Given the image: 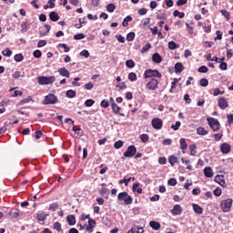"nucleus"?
<instances>
[{
    "mask_svg": "<svg viewBox=\"0 0 233 233\" xmlns=\"http://www.w3.org/2000/svg\"><path fill=\"white\" fill-rule=\"evenodd\" d=\"M37 81L39 85H53L56 83V76H38Z\"/></svg>",
    "mask_w": 233,
    "mask_h": 233,
    "instance_id": "1",
    "label": "nucleus"
},
{
    "mask_svg": "<svg viewBox=\"0 0 233 233\" xmlns=\"http://www.w3.org/2000/svg\"><path fill=\"white\" fill-rule=\"evenodd\" d=\"M208 125L210 127L211 129H213L214 132H218L219 128H221V125L219 124V121L214 117H208L207 118Z\"/></svg>",
    "mask_w": 233,
    "mask_h": 233,
    "instance_id": "2",
    "label": "nucleus"
},
{
    "mask_svg": "<svg viewBox=\"0 0 233 233\" xmlns=\"http://www.w3.org/2000/svg\"><path fill=\"white\" fill-rule=\"evenodd\" d=\"M117 198L120 201H124L126 205H132V202L134 201V199L130 196H128V193L127 192L119 193Z\"/></svg>",
    "mask_w": 233,
    "mask_h": 233,
    "instance_id": "3",
    "label": "nucleus"
},
{
    "mask_svg": "<svg viewBox=\"0 0 233 233\" xmlns=\"http://www.w3.org/2000/svg\"><path fill=\"white\" fill-rule=\"evenodd\" d=\"M232 199L231 198H227L225 200H222L220 203V208L224 212H230V208H232Z\"/></svg>",
    "mask_w": 233,
    "mask_h": 233,
    "instance_id": "4",
    "label": "nucleus"
},
{
    "mask_svg": "<svg viewBox=\"0 0 233 233\" xmlns=\"http://www.w3.org/2000/svg\"><path fill=\"white\" fill-rule=\"evenodd\" d=\"M162 75L156 69H147L144 73L145 79H148V77H158L160 78Z\"/></svg>",
    "mask_w": 233,
    "mask_h": 233,
    "instance_id": "5",
    "label": "nucleus"
},
{
    "mask_svg": "<svg viewBox=\"0 0 233 233\" xmlns=\"http://www.w3.org/2000/svg\"><path fill=\"white\" fill-rule=\"evenodd\" d=\"M57 103V96L54 94H49L46 96L43 105H56Z\"/></svg>",
    "mask_w": 233,
    "mask_h": 233,
    "instance_id": "6",
    "label": "nucleus"
},
{
    "mask_svg": "<svg viewBox=\"0 0 233 233\" xmlns=\"http://www.w3.org/2000/svg\"><path fill=\"white\" fill-rule=\"evenodd\" d=\"M136 152H137L136 146H129L127 147V151L124 153V157H133V156H136Z\"/></svg>",
    "mask_w": 233,
    "mask_h": 233,
    "instance_id": "7",
    "label": "nucleus"
},
{
    "mask_svg": "<svg viewBox=\"0 0 233 233\" xmlns=\"http://www.w3.org/2000/svg\"><path fill=\"white\" fill-rule=\"evenodd\" d=\"M159 85V81L157 79L153 78L147 84V88L148 90H157V86Z\"/></svg>",
    "mask_w": 233,
    "mask_h": 233,
    "instance_id": "8",
    "label": "nucleus"
},
{
    "mask_svg": "<svg viewBox=\"0 0 233 233\" xmlns=\"http://www.w3.org/2000/svg\"><path fill=\"white\" fill-rule=\"evenodd\" d=\"M151 123L153 128L156 130H161V128H163V120L160 118H154Z\"/></svg>",
    "mask_w": 233,
    "mask_h": 233,
    "instance_id": "9",
    "label": "nucleus"
},
{
    "mask_svg": "<svg viewBox=\"0 0 233 233\" xmlns=\"http://www.w3.org/2000/svg\"><path fill=\"white\" fill-rule=\"evenodd\" d=\"M171 214L172 216H181L183 214V208L179 204L175 205L171 209Z\"/></svg>",
    "mask_w": 233,
    "mask_h": 233,
    "instance_id": "10",
    "label": "nucleus"
},
{
    "mask_svg": "<svg viewBox=\"0 0 233 233\" xmlns=\"http://www.w3.org/2000/svg\"><path fill=\"white\" fill-rule=\"evenodd\" d=\"M218 106L221 108V110H226V108H228V101L225 97H220L218 99Z\"/></svg>",
    "mask_w": 233,
    "mask_h": 233,
    "instance_id": "11",
    "label": "nucleus"
},
{
    "mask_svg": "<svg viewBox=\"0 0 233 233\" xmlns=\"http://www.w3.org/2000/svg\"><path fill=\"white\" fill-rule=\"evenodd\" d=\"M215 181L216 183H218V185H220V187H227V183L225 182V177L222 175H218L215 177Z\"/></svg>",
    "mask_w": 233,
    "mask_h": 233,
    "instance_id": "12",
    "label": "nucleus"
},
{
    "mask_svg": "<svg viewBox=\"0 0 233 233\" xmlns=\"http://www.w3.org/2000/svg\"><path fill=\"white\" fill-rule=\"evenodd\" d=\"M111 107H112L114 114H118V116H121V117H125V114L120 113L121 107H119V106H117V104H113V106H111Z\"/></svg>",
    "mask_w": 233,
    "mask_h": 233,
    "instance_id": "13",
    "label": "nucleus"
},
{
    "mask_svg": "<svg viewBox=\"0 0 233 233\" xmlns=\"http://www.w3.org/2000/svg\"><path fill=\"white\" fill-rule=\"evenodd\" d=\"M204 175L206 177H212L214 176V170H212V167H207L204 168Z\"/></svg>",
    "mask_w": 233,
    "mask_h": 233,
    "instance_id": "14",
    "label": "nucleus"
},
{
    "mask_svg": "<svg viewBox=\"0 0 233 233\" xmlns=\"http://www.w3.org/2000/svg\"><path fill=\"white\" fill-rule=\"evenodd\" d=\"M220 150L222 154H228V152H230V145L227 143L222 144L220 147Z\"/></svg>",
    "mask_w": 233,
    "mask_h": 233,
    "instance_id": "15",
    "label": "nucleus"
},
{
    "mask_svg": "<svg viewBox=\"0 0 233 233\" xmlns=\"http://www.w3.org/2000/svg\"><path fill=\"white\" fill-rule=\"evenodd\" d=\"M58 73L60 76H62V77H70V72L65 67L60 68Z\"/></svg>",
    "mask_w": 233,
    "mask_h": 233,
    "instance_id": "16",
    "label": "nucleus"
},
{
    "mask_svg": "<svg viewBox=\"0 0 233 233\" xmlns=\"http://www.w3.org/2000/svg\"><path fill=\"white\" fill-rule=\"evenodd\" d=\"M183 70H185V66H183V64L178 62V63H177L175 65V72H176V74H181V72Z\"/></svg>",
    "mask_w": 233,
    "mask_h": 233,
    "instance_id": "17",
    "label": "nucleus"
},
{
    "mask_svg": "<svg viewBox=\"0 0 233 233\" xmlns=\"http://www.w3.org/2000/svg\"><path fill=\"white\" fill-rule=\"evenodd\" d=\"M193 210L196 214H203V208L198 204H192Z\"/></svg>",
    "mask_w": 233,
    "mask_h": 233,
    "instance_id": "18",
    "label": "nucleus"
},
{
    "mask_svg": "<svg viewBox=\"0 0 233 233\" xmlns=\"http://www.w3.org/2000/svg\"><path fill=\"white\" fill-rule=\"evenodd\" d=\"M149 226L151 228H153V230H159V228H161V224L156 221H150Z\"/></svg>",
    "mask_w": 233,
    "mask_h": 233,
    "instance_id": "19",
    "label": "nucleus"
},
{
    "mask_svg": "<svg viewBox=\"0 0 233 233\" xmlns=\"http://www.w3.org/2000/svg\"><path fill=\"white\" fill-rule=\"evenodd\" d=\"M197 134L198 136H207L208 134V131L205 129V127H199L197 128Z\"/></svg>",
    "mask_w": 233,
    "mask_h": 233,
    "instance_id": "20",
    "label": "nucleus"
},
{
    "mask_svg": "<svg viewBox=\"0 0 233 233\" xmlns=\"http://www.w3.org/2000/svg\"><path fill=\"white\" fill-rule=\"evenodd\" d=\"M143 228H139L137 226L133 227L127 233H143Z\"/></svg>",
    "mask_w": 233,
    "mask_h": 233,
    "instance_id": "21",
    "label": "nucleus"
},
{
    "mask_svg": "<svg viewBox=\"0 0 233 233\" xmlns=\"http://www.w3.org/2000/svg\"><path fill=\"white\" fill-rule=\"evenodd\" d=\"M46 218H48V214L39 212L36 216L38 221H46Z\"/></svg>",
    "mask_w": 233,
    "mask_h": 233,
    "instance_id": "22",
    "label": "nucleus"
},
{
    "mask_svg": "<svg viewBox=\"0 0 233 233\" xmlns=\"http://www.w3.org/2000/svg\"><path fill=\"white\" fill-rule=\"evenodd\" d=\"M49 18L51 19V21H59V15L56 12H51L49 14Z\"/></svg>",
    "mask_w": 233,
    "mask_h": 233,
    "instance_id": "23",
    "label": "nucleus"
},
{
    "mask_svg": "<svg viewBox=\"0 0 233 233\" xmlns=\"http://www.w3.org/2000/svg\"><path fill=\"white\" fill-rule=\"evenodd\" d=\"M167 46H168L169 50H176V49L179 48V45L176 44V42H174V41L168 42Z\"/></svg>",
    "mask_w": 233,
    "mask_h": 233,
    "instance_id": "24",
    "label": "nucleus"
},
{
    "mask_svg": "<svg viewBox=\"0 0 233 233\" xmlns=\"http://www.w3.org/2000/svg\"><path fill=\"white\" fill-rule=\"evenodd\" d=\"M187 141L185 140V138H181L180 139V148L182 150V153L185 154V150H187Z\"/></svg>",
    "mask_w": 233,
    "mask_h": 233,
    "instance_id": "25",
    "label": "nucleus"
},
{
    "mask_svg": "<svg viewBox=\"0 0 233 233\" xmlns=\"http://www.w3.org/2000/svg\"><path fill=\"white\" fill-rule=\"evenodd\" d=\"M152 59H153L154 63H157V64L161 63V61H162L161 56L157 53H155L153 55Z\"/></svg>",
    "mask_w": 233,
    "mask_h": 233,
    "instance_id": "26",
    "label": "nucleus"
},
{
    "mask_svg": "<svg viewBox=\"0 0 233 233\" xmlns=\"http://www.w3.org/2000/svg\"><path fill=\"white\" fill-rule=\"evenodd\" d=\"M66 219H67L68 225H71V226L76 225V217H74L73 215L67 216Z\"/></svg>",
    "mask_w": 233,
    "mask_h": 233,
    "instance_id": "27",
    "label": "nucleus"
},
{
    "mask_svg": "<svg viewBox=\"0 0 233 233\" xmlns=\"http://www.w3.org/2000/svg\"><path fill=\"white\" fill-rule=\"evenodd\" d=\"M168 162L171 165V167H174V165L177 163V157L176 156H170L168 158Z\"/></svg>",
    "mask_w": 233,
    "mask_h": 233,
    "instance_id": "28",
    "label": "nucleus"
},
{
    "mask_svg": "<svg viewBox=\"0 0 233 233\" xmlns=\"http://www.w3.org/2000/svg\"><path fill=\"white\" fill-rule=\"evenodd\" d=\"M2 55L5 57H12V50H10V48L7 47L2 51Z\"/></svg>",
    "mask_w": 233,
    "mask_h": 233,
    "instance_id": "29",
    "label": "nucleus"
},
{
    "mask_svg": "<svg viewBox=\"0 0 233 233\" xmlns=\"http://www.w3.org/2000/svg\"><path fill=\"white\" fill-rule=\"evenodd\" d=\"M66 97L73 99V97H76V91L69 89L66 91Z\"/></svg>",
    "mask_w": 233,
    "mask_h": 233,
    "instance_id": "30",
    "label": "nucleus"
},
{
    "mask_svg": "<svg viewBox=\"0 0 233 233\" xmlns=\"http://www.w3.org/2000/svg\"><path fill=\"white\" fill-rule=\"evenodd\" d=\"M14 59L16 63H21V61H23V59H25V56H23V54H16L14 56Z\"/></svg>",
    "mask_w": 233,
    "mask_h": 233,
    "instance_id": "31",
    "label": "nucleus"
},
{
    "mask_svg": "<svg viewBox=\"0 0 233 233\" xmlns=\"http://www.w3.org/2000/svg\"><path fill=\"white\" fill-rule=\"evenodd\" d=\"M128 79L129 81H137V75L134 72L128 74Z\"/></svg>",
    "mask_w": 233,
    "mask_h": 233,
    "instance_id": "32",
    "label": "nucleus"
},
{
    "mask_svg": "<svg viewBox=\"0 0 233 233\" xmlns=\"http://www.w3.org/2000/svg\"><path fill=\"white\" fill-rule=\"evenodd\" d=\"M134 192H137V194H143V189L139 187V184L133 185Z\"/></svg>",
    "mask_w": 233,
    "mask_h": 233,
    "instance_id": "33",
    "label": "nucleus"
},
{
    "mask_svg": "<svg viewBox=\"0 0 233 233\" xmlns=\"http://www.w3.org/2000/svg\"><path fill=\"white\" fill-rule=\"evenodd\" d=\"M53 228L55 230H57L59 233H63L62 228H61V223H59V222H55L53 225Z\"/></svg>",
    "mask_w": 233,
    "mask_h": 233,
    "instance_id": "34",
    "label": "nucleus"
},
{
    "mask_svg": "<svg viewBox=\"0 0 233 233\" xmlns=\"http://www.w3.org/2000/svg\"><path fill=\"white\" fill-rule=\"evenodd\" d=\"M136 39V34L134 32H130L127 35V41H134Z\"/></svg>",
    "mask_w": 233,
    "mask_h": 233,
    "instance_id": "35",
    "label": "nucleus"
},
{
    "mask_svg": "<svg viewBox=\"0 0 233 233\" xmlns=\"http://www.w3.org/2000/svg\"><path fill=\"white\" fill-rule=\"evenodd\" d=\"M124 145L125 142H123V140H118L114 144V147L116 148V150H119V148H121Z\"/></svg>",
    "mask_w": 233,
    "mask_h": 233,
    "instance_id": "36",
    "label": "nucleus"
},
{
    "mask_svg": "<svg viewBox=\"0 0 233 233\" xmlns=\"http://www.w3.org/2000/svg\"><path fill=\"white\" fill-rule=\"evenodd\" d=\"M173 15L175 17H179V19H183V17H185V13H181L177 10H175L174 13H173Z\"/></svg>",
    "mask_w": 233,
    "mask_h": 233,
    "instance_id": "37",
    "label": "nucleus"
},
{
    "mask_svg": "<svg viewBox=\"0 0 233 233\" xmlns=\"http://www.w3.org/2000/svg\"><path fill=\"white\" fill-rule=\"evenodd\" d=\"M216 34H217V37H215L214 40L221 41V39H223V32H221L220 30H217Z\"/></svg>",
    "mask_w": 233,
    "mask_h": 233,
    "instance_id": "38",
    "label": "nucleus"
},
{
    "mask_svg": "<svg viewBox=\"0 0 233 233\" xmlns=\"http://www.w3.org/2000/svg\"><path fill=\"white\" fill-rule=\"evenodd\" d=\"M80 56H82V57H86V59H88V57H90V53L88 50L84 49L80 52Z\"/></svg>",
    "mask_w": 233,
    "mask_h": 233,
    "instance_id": "39",
    "label": "nucleus"
},
{
    "mask_svg": "<svg viewBox=\"0 0 233 233\" xmlns=\"http://www.w3.org/2000/svg\"><path fill=\"white\" fill-rule=\"evenodd\" d=\"M126 66H127V68H134V66H136V63L134 60H127L126 61Z\"/></svg>",
    "mask_w": 233,
    "mask_h": 233,
    "instance_id": "40",
    "label": "nucleus"
},
{
    "mask_svg": "<svg viewBox=\"0 0 233 233\" xmlns=\"http://www.w3.org/2000/svg\"><path fill=\"white\" fill-rule=\"evenodd\" d=\"M150 48H152V46L150 44H147L142 47L141 54H146V52H148Z\"/></svg>",
    "mask_w": 233,
    "mask_h": 233,
    "instance_id": "41",
    "label": "nucleus"
},
{
    "mask_svg": "<svg viewBox=\"0 0 233 233\" xmlns=\"http://www.w3.org/2000/svg\"><path fill=\"white\" fill-rule=\"evenodd\" d=\"M106 10H107V12L112 14L114 12V10H116V5H114V4L107 5Z\"/></svg>",
    "mask_w": 233,
    "mask_h": 233,
    "instance_id": "42",
    "label": "nucleus"
},
{
    "mask_svg": "<svg viewBox=\"0 0 233 233\" xmlns=\"http://www.w3.org/2000/svg\"><path fill=\"white\" fill-rule=\"evenodd\" d=\"M76 41H80V39H85V34L79 33L74 35Z\"/></svg>",
    "mask_w": 233,
    "mask_h": 233,
    "instance_id": "43",
    "label": "nucleus"
},
{
    "mask_svg": "<svg viewBox=\"0 0 233 233\" xmlns=\"http://www.w3.org/2000/svg\"><path fill=\"white\" fill-rule=\"evenodd\" d=\"M134 179H136V177H129V178H127V179H125V178H123V179H121L120 181H119V184L120 185H123V183H125V185L127 186V185H128V182L129 181H134Z\"/></svg>",
    "mask_w": 233,
    "mask_h": 233,
    "instance_id": "44",
    "label": "nucleus"
},
{
    "mask_svg": "<svg viewBox=\"0 0 233 233\" xmlns=\"http://www.w3.org/2000/svg\"><path fill=\"white\" fill-rule=\"evenodd\" d=\"M140 139H141L142 143H148L149 137L147 134H142L140 136Z\"/></svg>",
    "mask_w": 233,
    "mask_h": 233,
    "instance_id": "45",
    "label": "nucleus"
},
{
    "mask_svg": "<svg viewBox=\"0 0 233 233\" xmlns=\"http://www.w3.org/2000/svg\"><path fill=\"white\" fill-rule=\"evenodd\" d=\"M198 72L200 74H207V72H208V67H207V66H201L199 68H198Z\"/></svg>",
    "mask_w": 233,
    "mask_h": 233,
    "instance_id": "46",
    "label": "nucleus"
},
{
    "mask_svg": "<svg viewBox=\"0 0 233 233\" xmlns=\"http://www.w3.org/2000/svg\"><path fill=\"white\" fill-rule=\"evenodd\" d=\"M220 13L222 14V15H224V17H226V19L228 21V19H230V13H228V11L227 10H221Z\"/></svg>",
    "mask_w": 233,
    "mask_h": 233,
    "instance_id": "47",
    "label": "nucleus"
},
{
    "mask_svg": "<svg viewBox=\"0 0 233 233\" xmlns=\"http://www.w3.org/2000/svg\"><path fill=\"white\" fill-rule=\"evenodd\" d=\"M190 148V156H196V148H198V147L196 145H191L189 147Z\"/></svg>",
    "mask_w": 233,
    "mask_h": 233,
    "instance_id": "48",
    "label": "nucleus"
},
{
    "mask_svg": "<svg viewBox=\"0 0 233 233\" xmlns=\"http://www.w3.org/2000/svg\"><path fill=\"white\" fill-rule=\"evenodd\" d=\"M179 127H181V122L177 121L176 124L171 125V128L173 130H179Z\"/></svg>",
    "mask_w": 233,
    "mask_h": 233,
    "instance_id": "49",
    "label": "nucleus"
},
{
    "mask_svg": "<svg viewBox=\"0 0 233 233\" xmlns=\"http://www.w3.org/2000/svg\"><path fill=\"white\" fill-rule=\"evenodd\" d=\"M45 28H46V33H41L40 34L41 37H43V35H46L48 34V32H50L51 26H50V25L46 24Z\"/></svg>",
    "mask_w": 233,
    "mask_h": 233,
    "instance_id": "50",
    "label": "nucleus"
},
{
    "mask_svg": "<svg viewBox=\"0 0 233 233\" xmlns=\"http://www.w3.org/2000/svg\"><path fill=\"white\" fill-rule=\"evenodd\" d=\"M200 86H208V80L206 78L200 79L199 82Z\"/></svg>",
    "mask_w": 233,
    "mask_h": 233,
    "instance_id": "51",
    "label": "nucleus"
},
{
    "mask_svg": "<svg viewBox=\"0 0 233 233\" xmlns=\"http://www.w3.org/2000/svg\"><path fill=\"white\" fill-rule=\"evenodd\" d=\"M13 77L15 79H21V77H23V75H21V71H15L14 74H13Z\"/></svg>",
    "mask_w": 233,
    "mask_h": 233,
    "instance_id": "52",
    "label": "nucleus"
},
{
    "mask_svg": "<svg viewBox=\"0 0 233 233\" xmlns=\"http://www.w3.org/2000/svg\"><path fill=\"white\" fill-rule=\"evenodd\" d=\"M21 28V32H28V24L26 22L22 23Z\"/></svg>",
    "mask_w": 233,
    "mask_h": 233,
    "instance_id": "53",
    "label": "nucleus"
},
{
    "mask_svg": "<svg viewBox=\"0 0 233 233\" xmlns=\"http://www.w3.org/2000/svg\"><path fill=\"white\" fill-rule=\"evenodd\" d=\"M167 183L170 187H176L177 185V180L176 178H170Z\"/></svg>",
    "mask_w": 233,
    "mask_h": 233,
    "instance_id": "54",
    "label": "nucleus"
},
{
    "mask_svg": "<svg viewBox=\"0 0 233 233\" xmlns=\"http://www.w3.org/2000/svg\"><path fill=\"white\" fill-rule=\"evenodd\" d=\"M58 46H59L60 48H64V50H65L66 53L70 52V47H68V46H66V44H59Z\"/></svg>",
    "mask_w": 233,
    "mask_h": 233,
    "instance_id": "55",
    "label": "nucleus"
},
{
    "mask_svg": "<svg viewBox=\"0 0 233 233\" xmlns=\"http://www.w3.org/2000/svg\"><path fill=\"white\" fill-rule=\"evenodd\" d=\"M100 106H102V108H108V106H110V105L108 104V101L106 100H102L100 103Z\"/></svg>",
    "mask_w": 233,
    "mask_h": 233,
    "instance_id": "56",
    "label": "nucleus"
},
{
    "mask_svg": "<svg viewBox=\"0 0 233 233\" xmlns=\"http://www.w3.org/2000/svg\"><path fill=\"white\" fill-rule=\"evenodd\" d=\"M85 88H86V90H92V88H94V83L89 82V83L86 84Z\"/></svg>",
    "mask_w": 233,
    "mask_h": 233,
    "instance_id": "57",
    "label": "nucleus"
},
{
    "mask_svg": "<svg viewBox=\"0 0 233 233\" xmlns=\"http://www.w3.org/2000/svg\"><path fill=\"white\" fill-rule=\"evenodd\" d=\"M94 103H96V101H94L93 99H87L86 100L85 105L86 106H92Z\"/></svg>",
    "mask_w": 233,
    "mask_h": 233,
    "instance_id": "58",
    "label": "nucleus"
},
{
    "mask_svg": "<svg viewBox=\"0 0 233 233\" xmlns=\"http://www.w3.org/2000/svg\"><path fill=\"white\" fill-rule=\"evenodd\" d=\"M33 56L34 57H35L36 59H39V57H41L42 56V53L40 50H35L34 53H33Z\"/></svg>",
    "mask_w": 233,
    "mask_h": 233,
    "instance_id": "59",
    "label": "nucleus"
},
{
    "mask_svg": "<svg viewBox=\"0 0 233 233\" xmlns=\"http://www.w3.org/2000/svg\"><path fill=\"white\" fill-rule=\"evenodd\" d=\"M38 48H43V46H46V40H40L37 44Z\"/></svg>",
    "mask_w": 233,
    "mask_h": 233,
    "instance_id": "60",
    "label": "nucleus"
},
{
    "mask_svg": "<svg viewBox=\"0 0 233 233\" xmlns=\"http://www.w3.org/2000/svg\"><path fill=\"white\" fill-rule=\"evenodd\" d=\"M214 196H217V198H219V196H221V188L218 187L216 188L214 191Z\"/></svg>",
    "mask_w": 233,
    "mask_h": 233,
    "instance_id": "61",
    "label": "nucleus"
},
{
    "mask_svg": "<svg viewBox=\"0 0 233 233\" xmlns=\"http://www.w3.org/2000/svg\"><path fill=\"white\" fill-rule=\"evenodd\" d=\"M219 68H220V70H227V68H228L227 63L220 62Z\"/></svg>",
    "mask_w": 233,
    "mask_h": 233,
    "instance_id": "62",
    "label": "nucleus"
},
{
    "mask_svg": "<svg viewBox=\"0 0 233 233\" xmlns=\"http://www.w3.org/2000/svg\"><path fill=\"white\" fill-rule=\"evenodd\" d=\"M118 43H125V37L121 35L116 36Z\"/></svg>",
    "mask_w": 233,
    "mask_h": 233,
    "instance_id": "63",
    "label": "nucleus"
},
{
    "mask_svg": "<svg viewBox=\"0 0 233 233\" xmlns=\"http://www.w3.org/2000/svg\"><path fill=\"white\" fill-rule=\"evenodd\" d=\"M163 145H165V146L172 145V139H170V138L164 139Z\"/></svg>",
    "mask_w": 233,
    "mask_h": 233,
    "instance_id": "64",
    "label": "nucleus"
}]
</instances>
